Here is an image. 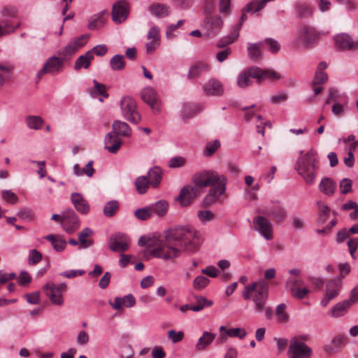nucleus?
<instances>
[{
    "label": "nucleus",
    "instance_id": "obj_1",
    "mask_svg": "<svg viewBox=\"0 0 358 358\" xmlns=\"http://www.w3.org/2000/svg\"><path fill=\"white\" fill-rule=\"evenodd\" d=\"M202 243L201 233L194 227L177 226L164 231V238L151 253L156 257L172 260L180 256L182 251L196 253Z\"/></svg>",
    "mask_w": 358,
    "mask_h": 358
},
{
    "label": "nucleus",
    "instance_id": "obj_2",
    "mask_svg": "<svg viewBox=\"0 0 358 358\" xmlns=\"http://www.w3.org/2000/svg\"><path fill=\"white\" fill-rule=\"evenodd\" d=\"M192 180L198 188L210 187L203 200L206 206L220 201L225 194L227 179L216 171L204 170L198 172L194 175Z\"/></svg>",
    "mask_w": 358,
    "mask_h": 358
},
{
    "label": "nucleus",
    "instance_id": "obj_3",
    "mask_svg": "<svg viewBox=\"0 0 358 358\" xmlns=\"http://www.w3.org/2000/svg\"><path fill=\"white\" fill-rule=\"evenodd\" d=\"M282 78V75L274 70H263L259 67H251L238 75L236 83L239 87L244 88L252 84L250 78H255L257 83H261L265 80L277 81Z\"/></svg>",
    "mask_w": 358,
    "mask_h": 358
},
{
    "label": "nucleus",
    "instance_id": "obj_4",
    "mask_svg": "<svg viewBox=\"0 0 358 358\" xmlns=\"http://www.w3.org/2000/svg\"><path fill=\"white\" fill-rule=\"evenodd\" d=\"M245 300H251L254 303L255 310L263 308L268 296V285L263 280L253 282L246 285L243 291Z\"/></svg>",
    "mask_w": 358,
    "mask_h": 358
},
{
    "label": "nucleus",
    "instance_id": "obj_5",
    "mask_svg": "<svg viewBox=\"0 0 358 358\" xmlns=\"http://www.w3.org/2000/svg\"><path fill=\"white\" fill-rule=\"evenodd\" d=\"M295 169L308 184H312L318 169V157L316 151L310 150L300 157Z\"/></svg>",
    "mask_w": 358,
    "mask_h": 358
},
{
    "label": "nucleus",
    "instance_id": "obj_6",
    "mask_svg": "<svg viewBox=\"0 0 358 358\" xmlns=\"http://www.w3.org/2000/svg\"><path fill=\"white\" fill-rule=\"evenodd\" d=\"M120 107L122 117L128 122L138 124L141 121L137 103L131 96H123L120 101Z\"/></svg>",
    "mask_w": 358,
    "mask_h": 358
},
{
    "label": "nucleus",
    "instance_id": "obj_7",
    "mask_svg": "<svg viewBox=\"0 0 358 358\" xmlns=\"http://www.w3.org/2000/svg\"><path fill=\"white\" fill-rule=\"evenodd\" d=\"M67 286L65 283L55 285L52 282L46 283L43 287V291L50 301L59 306L63 305L64 299L63 294L66 292Z\"/></svg>",
    "mask_w": 358,
    "mask_h": 358
},
{
    "label": "nucleus",
    "instance_id": "obj_8",
    "mask_svg": "<svg viewBox=\"0 0 358 358\" xmlns=\"http://www.w3.org/2000/svg\"><path fill=\"white\" fill-rule=\"evenodd\" d=\"M288 355L289 358H310L312 350L299 338L294 337L290 340Z\"/></svg>",
    "mask_w": 358,
    "mask_h": 358
},
{
    "label": "nucleus",
    "instance_id": "obj_9",
    "mask_svg": "<svg viewBox=\"0 0 358 358\" xmlns=\"http://www.w3.org/2000/svg\"><path fill=\"white\" fill-rule=\"evenodd\" d=\"M320 39V34L311 27L303 26L298 31L297 42L306 47L312 46Z\"/></svg>",
    "mask_w": 358,
    "mask_h": 358
},
{
    "label": "nucleus",
    "instance_id": "obj_10",
    "mask_svg": "<svg viewBox=\"0 0 358 358\" xmlns=\"http://www.w3.org/2000/svg\"><path fill=\"white\" fill-rule=\"evenodd\" d=\"M130 10L129 3L126 0H120L113 4L112 20L116 24H121L128 17Z\"/></svg>",
    "mask_w": 358,
    "mask_h": 358
},
{
    "label": "nucleus",
    "instance_id": "obj_11",
    "mask_svg": "<svg viewBox=\"0 0 358 358\" xmlns=\"http://www.w3.org/2000/svg\"><path fill=\"white\" fill-rule=\"evenodd\" d=\"M223 24V20L218 15L206 16L203 25V27L206 31L205 35L207 37L217 35L222 29Z\"/></svg>",
    "mask_w": 358,
    "mask_h": 358
},
{
    "label": "nucleus",
    "instance_id": "obj_12",
    "mask_svg": "<svg viewBox=\"0 0 358 358\" xmlns=\"http://www.w3.org/2000/svg\"><path fill=\"white\" fill-rule=\"evenodd\" d=\"M130 239L124 234H116L112 236L109 241V248L117 252L127 251L130 245Z\"/></svg>",
    "mask_w": 358,
    "mask_h": 358
},
{
    "label": "nucleus",
    "instance_id": "obj_13",
    "mask_svg": "<svg viewBox=\"0 0 358 358\" xmlns=\"http://www.w3.org/2000/svg\"><path fill=\"white\" fill-rule=\"evenodd\" d=\"M62 224L64 231L71 234L80 227V222L76 213L72 209L66 210L62 215Z\"/></svg>",
    "mask_w": 358,
    "mask_h": 358
},
{
    "label": "nucleus",
    "instance_id": "obj_14",
    "mask_svg": "<svg viewBox=\"0 0 358 358\" xmlns=\"http://www.w3.org/2000/svg\"><path fill=\"white\" fill-rule=\"evenodd\" d=\"M64 59L58 57H52L45 63L43 69L38 72V75L41 77L45 73L57 74L62 71Z\"/></svg>",
    "mask_w": 358,
    "mask_h": 358
},
{
    "label": "nucleus",
    "instance_id": "obj_15",
    "mask_svg": "<svg viewBox=\"0 0 358 358\" xmlns=\"http://www.w3.org/2000/svg\"><path fill=\"white\" fill-rule=\"evenodd\" d=\"M255 229L266 240L273 238V226L271 222L263 216H257L254 219Z\"/></svg>",
    "mask_w": 358,
    "mask_h": 358
},
{
    "label": "nucleus",
    "instance_id": "obj_16",
    "mask_svg": "<svg viewBox=\"0 0 358 358\" xmlns=\"http://www.w3.org/2000/svg\"><path fill=\"white\" fill-rule=\"evenodd\" d=\"M141 97L154 111L159 110V101L154 88L152 87H144L141 92Z\"/></svg>",
    "mask_w": 358,
    "mask_h": 358
},
{
    "label": "nucleus",
    "instance_id": "obj_17",
    "mask_svg": "<svg viewBox=\"0 0 358 358\" xmlns=\"http://www.w3.org/2000/svg\"><path fill=\"white\" fill-rule=\"evenodd\" d=\"M199 194L200 191L196 185H187L181 189L178 199L182 206H187Z\"/></svg>",
    "mask_w": 358,
    "mask_h": 358
},
{
    "label": "nucleus",
    "instance_id": "obj_18",
    "mask_svg": "<svg viewBox=\"0 0 358 358\" xmlns=\"http://www.w3.org/2000/svg\"><path fill=\"white\" fill-rule=\"evenodd\" d=\"M303 281L301 279H289L287 282V286L289 287L292 295L298 299H304L310 292L307 287H301Z\"/></svg>",
    "mask_w": 358,
    "mask_h": 358
},
{
    "label": "nucleus",
    "instance_id": "obj_19",
    "mask_svg": "<svg viewBox=\"0 0 358 358\" xmlns=\"http://www.w3.org/2000/svg\"><path fill=\"white\" fill-rule=\"evenodd\" d=\"M337 48L348 51L357 50L358 40H354L346 34H337Z\"/></svg>",
    "mask_w": 358,
    "mask_h": 358
},
{
    "label": "nucleus",
    "instance_id": "obj_20",
    "mask_svg": "<svg viewBox=\"0 0 358 358\" xmlns=\"http://www.w3.org/2000/svg\"><path fill=\"white\" fill-rule=\"evenodd\" d=\"M104 144L106 150L110 153L115 154L120 148L122 141L117 135H115L113 133H108L105 138Z\"/></svg>",
    "mask_w": 358,
    "mask_h": 358
},
{
    "label": "nucleus",
    "instance_id": "obj_21",
    "mask_svg": "<svg viewBox=\"0 0 358 358\" xmlns=\"http://www.w3.org/2000/svg\"><path fill=\"white\" fill-rule=\"evenodd\" d=\"M245 9L243 10V13L242 14L241 18V24L238 26V27L234 28L231 33L223 37L217 43V46L220 48L224 47L229 44H231L234 43L238 37L239 36V30L241 27V24L243 21L246 20V14L245 13Z\"/></svg>",
    "mask_w": 358,
    "mask_h": 358
},
{
    "label": "nucleus",
    "instance_id": "obj_22",
    "mask_svg": "<svg viewBox=\"0 0 358 358\" xmlns=\"http://www.w3.org/2000/svg\"><path fill=\"white\" fill-rule=\"evenodd\" d=\"M206 94L209 96H220L224 92L221 83L215 79L208 80L203 87Z\"/></svg>",
    "mask_w": 358,
    "mask_h": 358
},
{
    "label": "nucleus",
    "instance_id": "obj_23",
    "mask_svg": "<svg viewBox=\"0 0 358 358\" xmlns=\"http://www.w3.org/2000/svg\"><path fill=\"white\" fill-rule=\"evenodd\" d=\"M136 304L134 296L129 294L123 297H116L113 303L111 304L115 310H121L123 308H131Z\"/></svg>",
    "mask_w": 358,
    "mask_h": 358
},
{
    "label": "nucleus",
    "instance_id": "obj_24",
    "mask_svg": "<svg viewBox=\"0 0 358 358\" xmlns=\"http://www.w3.org/2000/svg\"><path fill=\"white\" fill-rule=\"evenodd\" d=\"M71 201L75 208L80 213L87 214L90 210L88 202L79 193L71 194Z\"/></svg>",
    "mask_w": 358,
    "mask_h": 358
},
{
    "label": "nucleus",
    "instance_id": "obj_25",
    "mask_svg": "<svg viewBox=\"0 0 358 358\" xmlns=\"http://www.w3.org/2000/svg\"><path fill=\"white\" fill-rule=\"evenodd\" d=\"M350 144V147L348 149V155L344 157L343 161L345 164L348 167H352L354 164V155L353 152L356 149L358 145V141H355V136L353 135H350L347 140H345L344 142L346 143L347 142H351Z\"/></svg>",
    "mask_w": 358,
    "mask_h": 358
},
{
    "label": "nucleus",
    "instance_id": "obj_26",
    "mask_svg": "<svg viewBox=\"0 0 358 358\" xmlns=\"http://www.w3.org/2000/svg\"><path fill=\"white\" fill-rule=\"evenodd\" d=\"M148 9L150 13L157 17H165L170 13V7L160 3L150 5Z\"/></svg>",
    "mask_w": 358,
    "mask_h": 358
},
{
    "label": "nucleus",
    "instance_id": "obj_27",
    "mask_svg": "<svg viewBox=\"0 0 358 358\" xmlns=\"http://www.w3.org/2000/svg\"><path fill=\"white\" fill-rule=\"evenodd\" d=\"M216 335L208 331H204L202 336L199 338L195 348L197 351H203L212 343L215 340Z\"/></svg>",
    "mask_w": 358,
    "mask_h": 358
},
{
    "label": "nucleus",
    "instance_id": "obj_28",
    "mask_svg": "<svg viewBox=\"0 0 358 358\" xmlns=\"http://www.w3.org/2000/svg\"><path fill=\"white\" fill-rule=\"evenodd\" d=\"M94 59L92 52H86L84 55H80L76 60L74 64V68L76 71H79L81 69H87L90 65L91 62Z\"/></svg>",
    "mask_w": 358,
    "mask_h": 358
},
{
    "label": "nucleus",
    "instance_id": "obj_29",
    "mask_svg": "<svg viewBox=\"0 0 358 358\" xmlns=\"http://www.w3.org/2000/svg\"><path fill=\"white\" fill-rule=\"evenodd\" d=\"M115 135H122L124 136L129 137L131 135V129L129 124L123 121L115 120L112 124Z\"/></svg>",
    "mask_w": 358,
    "mask_h": 358
},
{
    "label": "nucleus",
    "instance_id": "obj_30",
    "mask_svg": "<svg viewBox=\"0 0 358 358\" xmlns=\"http://www.w3.org/2000/svg\"><path fill=\"white\" fill-rule=\"evenodd\" d=\"M21 26V22L13 23L10 20L0 21V37L11 34Z\"/></svg>",
    "mask_w": 358,
    "mask_h": 358
},
{
    "label": "nucleus",
    "instance_id": "obj_31",
    "mask_svg": "<svg viewBox=\"0 0 358 358\" xmlns=\"http://www.w3.org/2000/svg\"><path fill=\"white\" fill-rule=\"evenodd\" d=\"M106 14V11L103 10L92 15L90 20L88 28L90 29H97L102 27L105 24L106 20L105 17Z\"/></svg>",
    "mask_w": 358,
    "mask_h": 358
},
{
    "label": "nucleus",
    "instance_id": "obj_32",
    "mask_svg": "<svg viewBox=\"0 0 358 358\" xmlns=\"http://www.w3.org/2000/svg\"><path fill=\"white\" fill-rule=\"evenodd\" d=\"M327 65L325 62H320L316 69L313 85H321L325 83L328 79L327 74L324 72Z\"/></svg>",
    "mask_w": 358,
    "mask_h": 358
},
{
    "label": "nucleus",
    "instance_id": "obj_33",
    "mask_svg": "<svg viewBox=\"0 0 358 358\" xmlns=\"http://www.w3.org/2000/svg\"><path fill=\"white\" fill-rule=\"evenodd\" d=\"M45 238L51 243L54 250L57 252L63 251L66 246V241L60 236L50 234Z\"/></svg>",
    "mask_w": 358,
    "mask_h": 358
},
{
    "label": "nucleus",
    "instance_id": "obj_34",
    "mask_svg": "<svg viewBox=\"0 0 358 358\" xmlns=\"http://www.w3.org/2000/svg\"><path fill=\"white\" fill-rule=\"evenodd\" d=\"M320 191L327 196H332L336 189V184L333 179L323 178L320 183Z\"/></svg>",
    "mask_w": 358,
    "mask_h": 358
},
{
    "label": "nucleus",
    "instance_id": "obj_35",
    "mask_svg": "<svg viewBox=\"0 0 358 358\" xmlns=\"http://www.w3.org/2000/svg\"><path fill=\"white\" fill-rule=\"evenodd\" d=\"M336 296V281L331 280L329 281L326 287V294L321 301V305L324 307L327 306L329 301L334 299Z\"/></svg>",
    "mask_w": 358,
    "mask_h": 358
},
{
    "label": "nucleus",
    "instance_id": "obj_36",
    "mask_svg": "<svg viewBox=\"0 0 358 358\" xmlns=\"http://www.w3.org/2000/svg\"><path fill=\"white\" fill-rule=\"evenodd\" d=\"M263 43H249L248 46V54L252 60H259L262 58V48Z\"/></svg>",
    "mask_w": 358,
    "mask_h": 358
},
{
    "label": "nucleus",
    "instance_id": "obj_37",
    "mask_svg": "<svg viewBox=\"0 0 358 358\" xmlns=\"http://www.w3.org/2000/svg\"><path fill=\"white\" fill-rule=\"evenodd\" d=\"M93 234V231L89 228L83 229L78 234V240L81 248H86L92 245V241L91 239H87L90 237Z\"/></svg>",
    "mask_w": 358,
    "mask_h": 358
},
{
    "label": "nucleus",
    "instance_id": "obj_38",
    "mask_svg": "<svg viewBox=\"0 0 358 358\" xmlns=\"http://www.w3.org/2000/svg\"><path fill=\"white\" fill-rule=\"evenodd\" d=\"M148 175L150 185L153 187H157L162 180V170L158 167H154L149 171Z\"/></svg>",
    "mask_w": 358,
    "mask_h": 358
},
{
    "label": "nucleus",
    "instance_id": "obj_39",
    "mask_svg": "<svg viewBox=\"0 0 358 358\" xmlns=\"http://www.w3.org/2000/svg\"><path fill=\"white\" fill-rule=\"evenodd\" d=\"M152 214H156L159 217L164 216L167 213L169 203L164 200H160L150 206Z\"/></svg>",
    "mask_w": 358,
    "mask_h": 358
},
{
    "label": "nucleus",
    "instance_id": "obj_40",
    "mask_svg": "<svg viewBox=\"0 0 358 358\" xmlns=\"http://www.w3.org/2000/svg\"><path fill=\"white\" fill-rule=\"evenodd\" d=\"M209 66L206 64H195L189 69L188 77L195 78L201 76L202 73L208 71Z\"/></svg>",
    "mask_w": 358,
    "mask_h": 358
},
{
    "label": "nucleus",
    "instance_id": "obj_41",
    "mask_svg": "<svg viewBox=\"0 0 358 358\" xmlns=\"http://www.w3.org/2000/svg\"><path fill=\"white\" fill-rule=\"evenodd\" d=\"M26 124L29 129H40L43 124L41 117L37 115H29L26 117Z\"/></svg>",
    "mask_w": 358,
    "mask_h": 358
},
{
    "label": "nucleus",
    "instance_id": "obj_42",
    "mask_svg": "<svg viewBox=\"0 0 358 358\" xmlns=\"http://www.w3.org/2000/svg\"><path fill=\"white\" fill-rule=\"evenodd\" d=\"M295 9L297 15L301 17L310 16L313 13V8L306 3H297Z\"/></svg>",
    "mask_w": 358,
    "mask_h": 358
},
{
    "label": "nucleus",
    "instance_id": "obj_43",
    "mask_svg": "<svg viewBox=\"0 0 358 358\" xmlns=\"http://www.w3.org/2000/svg\"><path fill=\"white\" fill-rule=\"evenodd\" d=\"M266 214L271 215L274 221L277 222H282L287 216L286 211L281 206H275L273 209L270 210V212L266 213Z\"/></svg>",
    "mask_w": 358,
    "mask_h": 358
},
{
    "label": "nucleus",
    "instance_id": "obj_44",
    "mask_svg": "<svg viewBox=\"0 0 358 358\" xmlns=\"http://www.w3.org/2000/svg\"><path fill=\"white\" fill-rule=\"evenodd\" d=\"M110 68L113 71H122L125 67L124 56L115 55L110 60Z\"/></svg>",
    "mask_w": 358,
    "mask_h": 358
},
{
    "label": "nucleus",
    "instance_id": "obj_45",
    "mask_svg": "<svg viewBox=\"0 0 358 358\" xmlns=\"http://www.w3.org/2000/svg\"><path fill=\"white\" fill-rule=\"evenodd\" d=\"M149 185H150L146 176H139L135 181V186L139 194H144L147 192Z\"/></svg>",
    "mask_w": 358,
    "mask_h": 358
},
{
    "label": "nucleus",
    "instance_id": "obj_46",
    "mask_svg": "<svg viewBox=\"0 0 358 358\" xmlns=\"http://www.w3.org/2000/svg\"><path fill=\"white\" fill-rule=\"evenodd\" d=\"M286 306L284 303L279 304L275 310L278 322L280 323H286L288 321L289 316L285 312Z\"/></svg>",
    "mask_w": 358,
    "mask_h": 358
},
{
    "label": "nucleus",
    "instance_id": "obj_47",
    "mask_svg": "<svg viewBox=\"0 0 358 358\" xmlns=\"http://www.w3.org/2000/svg\"><path fill=\"white\" fill-rule=\"evenodd\" d=\"M153 215L151 207H145L136 210L135 211V216L141 220H147L152 217Z\"/></svg>",
    "mask_w": 358,
    "mask_h": 358
},
{
    "label": "nucleus",
    "instance_id": "obj_48",
    "mask_svg": "<svg viewBox=\"0 0 358 358\" xmlns=\"http://www.w3.org/2000/svg\"><path fill=\"white\" fill-rule=\"evenodd\" d=\"M119 208V203L116 201H108L104 206L103 213L107 217H112Z\"/></svg>",
    "mask_w": 358,
    "mask_h": 358
},
{
    "label": "nucleus",
    "instance_id": "obj_49",
    "mask_svg": "<svg viewBox=\"0 0 358 358\" xmlns=\"http://www.w3.org/2000/svg\"><path fill=\"white\" fill-rule=\"evenodd\" d=\"M209 279L203 275L197 276L193 281L192 286L196 290H201L209 284Z\"/></svg>",
    "mask_w": 358,
    "mask_h": 358
},
{
    "label": "nucleus",
    "instance_id": "obj_50",
    "mask_svg": "<svg viewBox=\"0 0 358 358\" xmlns=\"http://www.w3.org/2000/svg\"><path fill=\"white\" fill-rule=\"evenodd\" d=\"M0 14L6 20L15 18L17 15V10L13 6H4L0 9Z\"/></svg>",
    "mask_w": 358,
    "mask_h": 358
},
{
    "label": "nucleus",
    "instance_id": "obj_51",
    "mask_svg": "<svg viewBox=\"0 0 358 358\" xmlns=\"http://www.w3.org/2000/svg\"><path fill=\"white\" fill-rule=\"evenodd\" d=\"M167 336L173 343H178L183 340L185 334L182 331H176L173 329L169 330L167 332Z\"/></svg>",
    "mask_w": 358,
    "mask_h": 358
},
{
    "label": "nucleus",
    "instance_id": "obj_52",
    "mask_svg": "<svg viewBox=\"0 0 358 358\" xmlns=\"http://www.w3.org/2000/svg\"><path fill=\"white\" fill-rule=\"evenodd\" d=\"M226 334L228 336L231 338H239L240 339H243L247 335V332L243 328H234L229 329L227 330Z\"/></svg>",
    "mask_w": 358,
    "mask_h": 358
},
{
    "label": "nucleus",
    "instance_id": "obj_53",
    "mask_svg": "<svg viewBox=\"0 0 358 358\" xmlns=\"http://www.w3.org/2000/svg\"><path fill=\"white\" fill-rule=\"evenodd\" d=\"M42 259V254L36 249L31 250L29 252L28 262L30 265H34Z\"/></svg>",
    "mask_w": 358,
    "mask_h": 358
},
{
    "label": "nucleus",
    "instance_id": "obj_54",
    "mask_svg": "<svg viewBox=\"0 0 358 358\" xmlns=\"http://www.w3.org/2000/svg\"><path fill=\"white\" fill-rule=\"evenodd\" d=\"M196 114L194 107L190 104H185L182 110V117L184 120L192 118Z\"/></svg>",
    "mask_w": 358,
    "mask_h": 358
},
{
    "label": "nucleus",
    "instance_id": "obj_55",
    "mask_svg": "<svg viewBox=\"0 0 358 358\" xmlns=\"http://www.w3.org/2000/svg\"><path fill=\"white\" fill-rule=\"evenodd\" d=\"M2 198L4 201L11 204H15L17 203V196L10 190H3L1 192Z\"/></svg>",
    "mask_w": 358,
    "mask_h": 358
},
{
    "label": "nucleus",
    "instance_id": "obj_56",
    "mask_svg": "<svg viewBox=\"0 0 358 358\" xmlns=\"http://www.w3.org/2000/svg\"><path fill=\"white\" fill-rule=\"evenodd\" d=\"M161 241H157L156 239L150 238L146 236H142L138 239V245L141 246L148 245V247H151L152 245H155V249L158 247Z\"/></svg>",
    "mask_w": 358,
    "mask_h": 358
},
{
    "label": "nucleus",
    "instance_id": "obj_57",
    "mask_svg": "<svg viewBox=\"0 0 358 358\" xmlns=\"http://www.w3.org/2000/svg\"><path fill=\"white\" fill-rule=\"evenodd\" d=\"M231 0H219V11L224 15L230 13Z\"/></svg>",
    "mask_w": 358,
    "mask_h": 358
},
{
    "label": "nucleus",
    "instance_id": "obj_58",
    "mask_svg": "<svg viewBox=\"0 0 358 358\" xmlns=\"http://www.w3.org/2000/svg\"><path fill=\"white\" fill-rule=\"evenodd\" d=\"M24 298L30 304H38L40 302V292H34L24 295Z\"/></svg>",
    "mask_w": 358,
    "mask_h": 358
},
{
    "label": "nucleus",
    "instance_id": "obj_59",
    "mask_svg": "<svg viewBox=\"0 0 358 358\" xmlns=\"http://www.w3.org/2000/svg\"><path fill=\"white\" fill-rule=\"evenodd\" d=\"M340 189L342 194H346L352 191V181L344 178L340 182Z\"/></svg>",
    "mask_w": 358,
    "mask_h": 358
},
{
    "label": "nucleus",
    "instance_id": "obj_60",
    "mask_svg": "<svg viewBox=\"0 0 358 358\" xmlns=\"http://www.w3.org/2000/svg\"><path fill=\"white\" fill-rule=\"evenodd\" d=\"M78 50L75 46L73 43L71 41L66 46H65L59 52L63 56H68L74 54Z\"/></svg>",
    "mask_w": 358,
    "mask_h": 358
},
{
    "label": "nucleus",
    "instance_id": "obj_61",
    "mask_svg": "<svg viewBox=\"0 0 358 358\" xmlns=\"http://www.w3.org/2000/svg\"><path fill=\"white\" fill-rule=\"evenodd\" d=\"M220 146V143L217 140L208 143L206 147V154L208 156L212 155Z\"/></svg>",
    "mask_w": 358,
    "mask_h": 358
},
{
    "label": "nucleus",
    "instance_id": "obj_62",
    "mask_svg": "<svg viewBox=\"0 0 358 358\" xmlns=\"http://www.w3.org/2000/svg\"><path fill=\"white\" fill-rule=\"evenodd\" d=\"M262 43L263 45L264 44H267L269 46V50L273 53L277 52L280 48L278 42L272 38H267L264 40Z\"/></svg>",
    "mask_w": 358,
    "mask_h": 358
},
{
    "label": "nucleus",
    "instance_id": "obj_63",
    "mask_svg": "<svg viewBox=\"0 0 358 358\" xmlns=\"http://www.w3.org/2000/svg\"><path fill=\"white\" fill-rule=\"evenodd\" d=\"M88 52H92V56L94 55H96V56L102 57L105 55L108 52V48L104 44H101L96 45L91 50H89Z\"/></svg>",
    "mask_w": 358,
    "mask_h": 358
},
{
    "label": "nucleus",
    "instance_id": "obj_64",
    "mask_svg": "<svg viewBox=\"0 0 358 358\" xmlns=\"http://www.w3.org/2000/svg\"><path fill=\"white\" fill-rule=\"evenodd\" d=\"M89 35L85 34L71 40L78 50L83 47L87 42Z\"/></svg>",
    "mask_w": 358,
    "mask_h": 358
}]
</instances>
